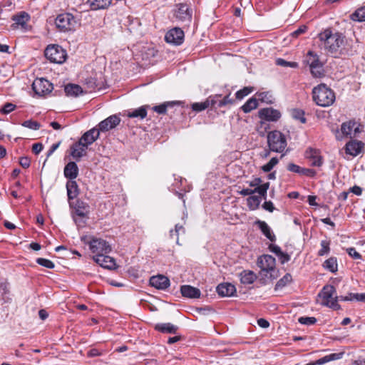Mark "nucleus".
<instances>
[{
    "label": "nucleus",
    "mask_w": 365,
    "mask_h": 365,
    "mask_svg": "<svg viewBox=\"0 0 365 365\" xmlns=\"http://www.w3.org/2000/svg\"><path fill=\"white\" fill-rule=\"evenodd\" d=\"M276 64L277 66H283V67H290L293 68H297L299 66L298 63L294 61H287L283 58H277L276 59Z\"/></svg>",
    "instance_id": "43"
},
{
    "label": "nucleus",
    "mask_w": 365,
    "mask_h": 365,
    "mask_svg": "<svg viewBox=\"0 0 365 365\" xmlns=\"http://www.w3.org/2000/svg\"><path fill=\"white\" fill-rule=\"evenodd\" d=\"M330 251V242L324 240L321 242V249L318 252L319 256L327 255Z\"/></svg>",
    "instance_id": "44"
},
{
    "label": "nucleus",
    "mask_w": 365,
    "mask_h": 365,
    "mask_svg": "<svg viewBox=\"0 0 365 365\" xmlns=\"http://www.w3.org/2000/svg\"><path fill=\"white\" fill-rule=\"evenodd\" d=\"M180 292L183 297L187 298H199L200 297V290L190 285H182L180 287Z\"/></svg>",
    "instance_id": "20"
},
{
    "label": "nucleus",
    "mask_w": 365,
    "mask_h": 365,
    "mask_svg": "<svg viewBox=\"0 0 365 365\" xmlns=\"http://www.w3.org/2000/svg\"><path fill=\"white\" fill-rule=\"evenodd\" d=\"M256 96L258 98L257 101H260L261 102L267 104H272L274 103V98L272 93L269 91L257 93Z\"/></svg>",
    "instance_id": "36"
},
{
    "label": "nucleus",
    "mask_w": 365,
    "mask_h": 365,
    "mask_svg": "<svg viewBox=\"0 0 365 365\" xmlns=\"http://www.w3.org/2000/svg\"><path fill=\"white\" fill-rule=\"evenodd\" d=\"M216 290L217 294L222 297H232L237 292L235 286L229 282L220 284Z\"/></svg>",
    "instance_id": "15"
},
{
    "label": "nucleus",
    "mask_w": 365,
    "mask_h": 365,
    "mask_svg": "<svg viewBox=\"0 0 365 365\" xmlns=\"http://www.w3.org/2000/svg\"><path fill=\"white\" fill-rule=\"evenodd\" d=\"M262 207L270 212L274 210V206L271 201H265L262 205Z\"/></svg>",
    "instance_id": "58"
},
{
    "label": "nucleus",
    "mask_w": 365,
    "mask_h": 365,
    "mask_svg": "<svg viewBox=\"0 0 365 365\" xmlns=\"http://www.w3.org/2000/svg\"><path fill=\"white\" fill-rule=\"evenodd\" d=\"M258 115L262 120L274 122L277 121L282 115L280 111L277 109L265 108L259 110Z\"/></svg>",
    "instance_id": "13"
},
{
    "label": "nucleus",
    "mask_w": 365,
    "mask_h": 365,
    "mask_svg": "<svg viewBox=\"0 0 365 365\" xmlns=\"http://www.w3.org/2000/svg\"><path fill=\"white\" fill-rule=\"evenodd\" d=\"M361 131L360 125L355 121L344 122L341 125V132L345 137H356Z\"/></svg>",
    "instance_id": "11"
},
{
    "label": "nucleus",
    "mask_w": 365,
    "mask_h": 365,
    "mask_svg": "<svg viewBox=\"0 0 365 365\" xmlns=\"http://www.w3.org/2000/svg\"><path fill=\"white\" fill-rule=\"evenodd\" d=\"M32 88L36 95L39 96H45L51 93L53 87V84L48 80L43 78H40L34 81L32 83Z\"/></svg>",
    "instance_id": "10"
},
{
    "label": "nucleus",
    "mask_w": 365,
    "mask_h": 365,
    "mask_svg": "<svg viewBox=\"0 0 365 365\" xmlns=\"http://www.w3.org/2000/svg\"><path fill=\"white\" fill-rule=\"evenodd\" d=\"M120 118L115 115H110L101 121L98 125L100 131L105 132L114 128L120 123Z\"/></svg>",
    "instance_id": "16"
},
{
    "label": "nucleus",
    "mask_w": 365,
    "mask_h": 365,
    "mask_svg": "<svg viewBox=\"0 0 365 365\" xmlns=\"http://www.w3.org/2000/svg\"><path fill=\"white\" fill-rule=\"evenodd\" d=\"M22 126L34 130H36L40 128V124L37 121H34L32 120L24 121L22 123Z\"/></svg>",
    "instance_id": "45"
},
{
    "label": "nucleus",
    "mask_w": 365,
    "mask_h": 365,
    "mask_svg": "<svg viewBox=\"0 0 365 365\" xmlns=\"http://www.w3.org/2000/svg\"><path fill=\"white\" fill-rule=\"evenodd\" d=\"M182 232V233L185 232V229L183 227L182 225H175V230H171L170 231V235L172 237H173L174 235L176 236V242L178 244V237H179V235H180V232Z\"/></svg>",
    "instance_id": "50"
},
{
    "label": "nucleus",
    "mask_w": 365,
    "mask_h": 365,
    "mask_svg": "<svg viewBox=\"0 0 365 365\" xmlns=\"http://www.w3.org/2000/svg\"><path fill=\"white\" fill-rule=\"evenodd\" d=\"M292 280V275L290 274H286L282 279H280L275 286V289H282L287 284H289Z\"/></svg>",
    "instance_id": "41"
},
{
    "label": "nucleus",
    "mask_w": 365,
    "mask_h": 365,
    "mask_svg": "<svg viewBox=\"0 0 365 365\" xmlns=\"http://www.w3.org/2000/svg\"><path fill=\"white\" fill-rule=\"evenodd\" d=\"M277 257L282 264H284V263L287 262L288 261H289V259H290L289 255L283 252Z\"/></svg>",
    "instance_id": "60"
},
{
    "label": "nucleus",
    "mask_w": 365,
    "mask_h": 365,
    "mask_svg": "<svg viewBox=\"0 0 365 365\" xmlns=\"http://www.w3.org/2000/svg\"><path fill=\"white\" fill-rule=\"evenodd\" d=\"M253 91V88L252 87H245L244 88L237 91L236 98L238 99H242L244 97L247 96L248 94Z\"/></svg>",
    "instance_id": "46"
},
{
    "label": "nucleus",
    "mask_w": 365,
    "mask_h": 365,
    "mask_svg": "<svg viewBox=\"0 0 365 365\" xmlns=\"http://www.w3.org/2000/svg\"><path fill=\"white\" fill-rule=\"evenodd\" d=\"M307 30V27L305 25H302L297 30L291 34V36L294 38L298 37L299 35L305 33Z\"/></svg>",
    "instance_id": "51"
},
{
    "label": "nucleus",
    "mask_w": 365,
    "mask_h": 365,
    "mask_svg": "<svg viewBox=\"0 0 365 365\" xmlns=\"http://www.w3.org/2000/svg\"><path fill=\"white\" fill-rule=\"evenodd\" d=\"M317 297L318 302L321 305L334 310L341 309V306L338 303L339 300H340L339 297L337 296L336 289L333 285H325Z\"/></svg>",
    "instance_id": "4"
},
{
    "label": "nucleus",
    "mask_w": 365,
    "mask_h": 365,
    "mask_svg": "<svg viewBox=\"0 0 365 365\" xmlns=\"http://www.w3.org/2000/svg\"><path fill=\"white\" fill-rule=\"evenodd\" d=\"M312 99L314 103L321 107H329L335 101L334 91L324 83H321L312 89Z\"/></svg>",
    "instance_id": "2"
},
{
    "label": "nucleus",
    "mask_w": 365,
    "mask_h": 365,
    "mask_svg": "<svg viewBox=\"0 0 365 365\" xmlns=\"http://www.w3.org/2000/svg\"><path fill=\"white\" fill-rule=\"evenodd\" d=\"M182 104V102L178 101H167L153 107V110L158 114H165L168 108H173L175 106H180Z\"/></svg>",
    "instance_id": "23"
},
{
    "label": "nucleus",
    "mask_w": 365,
    "mask_h": 365,
    "mask_svg": "<svg viewBox=\"0 0 365 365\" xmlns=\"http://www.w3.org/2000/svg\"><path fill=\"white\" fill-rule=\"evenodd\" d=\"M87 149L86 145L78 141L71 147V155L73 159L79 160L86 155Z\"/></svg>",
    "instance_id": "19"
},
{
    "label": "nucleus",
    "mask_w": 365,
    "mask_h": 365,
    "mask_svg": "<svg viewBox=\"0 0 365 365\" xmlns=\"http://www.w3.org/2000/svg\"><path fill=\"white\" fill-rule=\"evenodd\" d=\"M302 168H301L299 165L294 164V163H289L287 165V170L290 172H293L295 173L300 174L301 171H302Z\"/></svg>",
    "instance_id": "56"
},
{
    "label": "nucleus",
    "mask_w": 365,
    "mask_h": 365,
    "mask_svg": "<svg viewBox=\"0 0 365 365\" xmlns=\"http://www.w3.org/2000/svg\"><path fill=\"white\" fill-rule=\"evenodd\" d=\"M267 143L270 150L276 153L283 152L287 147L284 135L278 130L271 131L268 133Z\"/></svg>",
    "instance_id": "6"
},
{
    "label": "nucleus",
    "mask_w": 365,
    "mask_h": 365,
    "mask_svg": "<svg viewBox=\"0 0 365 365\" xmlns=\"http://www.w3.org/2000/svg\"><path fill=\"white\" fill-rule=\"evenodd\" d=\"M77 21L74 16L70 13H63L58 15L55 19V24L60 31L67 32L73 31Z\"/></svg>",
    "instance_id": "8"
},
{
    "label": "nucleus",
    "mask_w": 365,
    "mask_h": 365,
    "mask_svg": "<svg viewBox=\"0 0 365 365\" xmlns=\"http://www.w3.org/2000/svg\"><path fill=\"white\" fill-rule=\"evenodd\" d=\"M342 356V353H338V354H331L327 356H324V357L319 359L313 364H309L307 365H322L325 363L329 362L331 361L337 360L341 359Z\"/></svg>",
    "instance_id": "32"
},
{
    "label": "nucleus",
    "mask_w": 365,
    "mask_h": 365,
    "mask_svg": "<svg viewBox=\"0 0 365 365\" xmlns=\"http://www.w3.org/2000/svg\"><path fill=\"white\" fill-rule=\"evenodd\" d=\"M150 284L158 289H165L170 286V280L164 275L153 276L150 279Z\"/></svg>",
    "instance_id": "17"
},
{
    "label": "nucleus",
    "mask_w": 365,
    "mask_h": 365,
    "mask_svg": "<svg viewBox=\"0 0 365 365\" xmlns=\"http://www.w3.org/2000/svg\"><path fill=\"white\" fill-rule=\"evenodd\" d=\"M307 158L311 160V165L313 166H321L322 165V159L317 152L312 149H309L306 153Z\"/></svg>",
    "instance_id": "29"
},
{
    "label": "nucleus",
    "mask_w": 365,
    "mask_h": 365,
    "mask_svg": "<svg viewBox=\"0 0 365 365\" xmlns=\"http://www.w3.org/2000/svg\"><path fill=\"white\" fill-rule=\"evenodd\" d=\"M19 163L23 168H27L30 166L31 161L27 157H22L20 158Z\"/></svg>",
    "instance_id": "59"
},
{
    "label": "nucleus",
    "mask_w": 365,
    "mask_h": 365,
    "mask_svg": "<svg viewBox=\"0 0 365 365\" xmlns=\"http://www.w3.org/2000/svg\"><path fill=\"white\" fill-rule=\"evenodd\" d=\"M108 254H102L98 255H93V260L98 264L101 267L108 269H113L116 268L115 260L107 255Z\"/></svg>",
    "instance_id": "14"
},
{
    "label": "nucleus",
    "mask_w": 365,
    "mask_h": 365,
    "mask_svg": "<svg viewBox=\"0 0 365 365\" xmlns=\"http://www.w3.org/2000/svg\"><path fill=\"white\" fill-rule=\"evenodd\" d=\"M279 163V159L276 157L272 158L270 160L261 167V170L264 173L271 171Z\"/></svg>",
    "instance_id": "42"
},
{
    "label": "nucleus",
    "mask_w": 365,
    "mask_h": 365,
    "mask_svg": "<svg viewBox=\"0 0 365 365\" xmlns=\"http://www.w3.org/2000/svg\"><path fill=\"white\" fill-rule=\"evenodd\" d=\"M175 11V16L180 21H190L191 19V14L189 11V8L186 4H180L178 6Z\"/></svg>",
    "instance_id": "22"
},
{
    "label": "nucleus",
    "mask_w": 365,
    "mask_h": 365,
    "mask_svg": "<svg viewBox=\"0 0 365 365\" xmlns=\"http://www.w3.org/2000/svg\"><path fill=\"white\" fill-rule=\"evenodd\" d=\"M261 202V199L258 196H250L247 199V204L250 210H257Z\"/></svg>",
    "instance_id": "38"
},
{
    "label": "nucleus",
    "mask_w": 365,
    "mask_h": 365,
    "mask_svg": "<svg viewBox=\"0 0 365 365\" xmlns=\"http://www.w3.org/2000/svg\"><path fill=\"white\" fill-rule=\"evenodd\" d=\"M206 108H207V106L205 101L204 102L200 103H194L192 105V109L196 112L202 111Z\"/></svg>",
    "instance_id": "49"
},
{
    "label": "nucleus",
    "mask_w": 365,
    "mask_h": 365,
    "mask_svg": "<svg viewBox=\"0 0 365 365\" xmlns=\"http://www.w3.org/2000/svg\"><path fill=\"white\" fill-rule=\"evenodd\" d=\"M300 174L309 177H314L316 175V172L312 169L302 168Z\"/></svg>",
    "instance_id": "62"
},
{
    "label": "nucleus",
    "mask_w": 365,
    "mask_h": 365,
    "mask_svg": "<svg viewBox=\"0 0 365 365\" xmlns=\"http://www.w3.org/2000/svg\"><path fill=\"white\" fill-rule=\"evenodd\" d=\"M298 322L302 324L312 325L317 322V319L315 317H302L299 318Z\"/></svg>",
    "instance_id": "48"
},
{
    "label": "nucleus",
    "mask_w": 365,
    "mask_h": 365,
    "mask_svg": "<svg viewBox=\"0 0 365 365\" xmlns=\"http://www.w3.org/2000/svg\"><path fill=\"white\" fill-rule=\"evenodd\" d=\"M64 91L68 97H78L83 93L82 88L77 84L68 83L65 86Z\"/></svg>",
    "instance_id": "24"
},
{
    "label": "nucleus",
    "mask_w": 365,
    "mask_h": 365,
    "mask_svg": "<svg viewBox=\"0 0 365 365\" xmlns=\"http://www.w3.org/2000/svg\"><path fill=\"white\" fill-rule=\"evenodd\" d=\"M306 61L313 77L322 78L324 76L323 64L320 62L317 54L312 51H308Z\"/></svg>",
    "instance_id": "9"
},
{
    "label": "nucleus",
    "mask_w": 365,
    "mask_h": 365,
    "mask_svg": "<svg viewBox=\"0 0 365 365\" xmlns=\"http://www.w3.org/2000/svg\"><path fill=\"white\" fill-rule=\"evenodd\" d=\"M43 149L41 143H35L32 146L33 152L36 154H38Z\"/></svg>",
    "instance_id": "64"
},
{
    "label": "nucleus",
    "mask_w": 365,
    "mask_h": 365,
    "mask_svg": "<svg viewBox=\"0 0 365 365\" xmlns=\"http://www.w3.org/2000/svg\"><path fill=\"white\" fill-rule=\"evenodd\" d=\"M257 265L260 268V276L264 283L272 282L279 277V271L276 269L275 259L269 255H264L258 257Z\"/></svg>",
    "instance_id": "1"
},
{
    "label": "nucleus",
    "mask_w": 365,
    "mask_h": 365,
    "mask_svg": "<svg viewBox=\"0 0 365 365\" xmlns=\"http://www.w3.org/2000/svg\"><path fill=\"white\" fill-rule=\"evenodd\" d=\"M30 19L29 15L26 12H21L17 15L12 17V20L15 21L11 27L14 29L16 28V26H21L24 27Z\"/></svg>",
    "instance_id": "26"
},
{
    "label": "nucleus",
    "mask_w": 365,
    "mask_h": 365,
    "mask_svg": "<svg viewBox=\"0 0 365 365\" xmlns=\"http://www.w3.org/2000/svg\"><path fill=\"white\" fill-rule=\"evenodd\" d=\"M255 224L258 225V227L267 238L271 241L274 240V235H272L270 227L264 221L257 220Z\"/></svg>",
    "instance_id": "30"
},
{
    "label": "nucleus",
    "mask_w": 365,
    "mask_h": 365,
    "mask_svg": "<svg viewBox=\"0 0 365 365\" xmlns=\"http://www.w3.org/2000/svg\"><path fill=\"white\" fill-rule=\"evenodd\" d=\"M324 267L331 272H335L337 271L338 264L336 262V259L334 257H330L327 259L324 263Z\"/></svg>",
    "instance_id": "39"
},
{
    "label": "nucleus",
    "mask_w": 365,
    "mask_h": 365,
    "mask_svg": "<svg viewBox=\"0 0 365 365\" xmlns=\"http://www.w3.org/2000/svg\"><path fill=\"white\" fill-rule=\"evenodd\" d=\"M66 189L69 200L75 199L79 194L78 186L74 180H71L67 182Z\"/></svg>",
    "instance_id": "28"
},
{
    "label": "nucleus",
    "mask_w": 365,
    "mask_h": 365,
    "mask_svg": "<svg viewBox=\"0 0 365 365\" xmlns=\"http://www.w3.org/2000/svg\"><path fill=\"white\" fill-rule=\"evenodd\" d=\"M232 103V100L230 98L229 96H225L222 100L219 101L218 106L223 107L227 104Z\"/></svg>",
    "instance_id": "57"
},
{
    "label": "nucleus",
    "mask_w": 365,
    "mask_h": 365,
    "mask_svg": "<svg viewBox=\"0 0 365 365\" xmlns=\"http://www.w3.org/2000/svg\"><path fill=\"white\" fill-rule=\"evenodd\" d=\"M78 173V168L76 163H68L64 168V175L71 180L76 178Z\"/></svg>",
    "instance_id": "25"
},
{
    "label": "nucleus",
    "mask_w": 365,
    "mask_h": 365,
    "mask_svg": "<svg viewBox=\"0 0 365 365\" xmlns=\"http://www.w3.org/2000/svg\"><path fill=\"white\" fill-rule=\"evenodd\" d=\"M269 188V182H265L252 190L253 194L257 193L264 198H266L267 190Z\"/></svg>",
    "instance_id": "40"
},
{
    "label": "nucleus",
    "mask_w": 365,
    "mask_h": 365,
    "mask_svg": "<svg viewBox=\"0 0 365 365\" xmlns=\"http://www.w3.org/2000/svg\"><path fill=\"white\" fill-rule=\"evenodd\" d=\"M36 262L38 264L48 269H53L55 267L54 263L47 259L38 258L37 259Z\"/></svg>",
    "instance_id": "47"
},
{
    "label": "nucleus",
    "mask_w": 365,
    "mask_h": 365,
    "mask_svg": "<svg viewBox=\"0 0 365 365\" xmlns=\"http://www.w3.org/2000/svg\"><path fill=\"white\" fill-rule=\"evenodd\" d=\"M155 329L165 333H175L178 327L170 323L159 324L155 326Z\"/></svg>",
    "instance_id": "35"
},
{
    "label": "nucleus",
    "mask_w": 365,
    "mask_h": 365,
    "mask_svg": "<svg viewBox=\"0 0 365 365\" xmlns=\"http://www.w3.org/2000/svg\"><path fill=\"white\" fill-rule=\"evenodd\" d=\"M81 240L87 245L93 255L108 254L111 252V245L106 240L93 235H83Z\"/></svg>",
    "instance_id": "3"
},
{
    "label": "nucleus",
    "mask_w": 365,
    "mask_h": 365,
    "mask_svg": "<svg viewBox=\"0 0 365 365\" xmlns=\"http://www.w3.org/2000/svg\"><path fill=\"white\" fill-rule=\"evenodd\" d=\"M239 276L240 282L245 284H251L257 279V274L251 270H244Z\"/></svg>",
    "instance_id": "27"
},
{
    "label": "nucleus",
    "mask_w": 365,
    "mask_h": 365,
    "mask_svg": "<svg viewBox=\"0 0 365 365\" xmlns=\"http://www.w3.org/2000/svg\"><path fill=\"white\" fill-rule=\"evenodd\" d=\"M147 106H141L133 111H128L127 113V116L128 118H140V119H143L147 115Z\"/></svg>",
    "instance_id": "33"
},
{
    "label": "nucleus",
    "mask_w": 365,
    "mask_h": 365,
    "mask_svg": "<svg viewBox=\"0 0 365 365\" xmlns=\"http://www.w3.org/2000/svg\"><path fill=\"white\" fill-rule=\"evenodd\" d=\"M350 18L354 21H365V6H362L354 11Z\"/></svg>",
    "instance_id": "37"
},
{
    "label": "nucleus",
    "mask_w": 365,
    "mask_h": 365,
    "mask_svg": "<svg viewBox=\"0 0 365 365\" xmlns=\"http://www.w3.org/2000/svg\"><path fill=\"white\" fill-rule=\"evenodd\" d=\"M258 107L257 98H251L241 107L244 113H247L256 109Z\"/></svg>",
    "instance_id": "34"
},
{
    "label": "nucleus",
    "mask_w": 365,
    "mask_h": 365,
    "mask_svg": "<svg viewBox=\"0 0 365 365\" xmlns=\"http://www.w3.org/2000/svg\"><path fill=\"white\" fill-rule=\"evenodd\" d=\"M250 187H257L259 185H262V179L260 178H255L252 180L248 182Z\"/></svg>",
    "instance_id": "61"
},
{
    "label": "nucleus",
    "mask_w": 365,
    "mask_h": 365,
    "mask_svg": "<svg viewBox=\"0 0 365 365\" xmlns=\"http://www.w3.org/2000/svg\"><path fill=\"white\" fill-rule=\"evenodd\" d=\"M257 324L262 328H267L269 326V322L262 318L257 320Z\"/></svg>",
    "instance_id": "63"
},
{
    "label": "nucleus",
    "mask_w": 365,
    "mask_h": 365,
    "mask_svg": "<svg viewBox=\"0 0 365 365\" xmlns=\"http://www.w3.org/2000/svg\"><path fill=\"white\" fill-rule=\"evenodd\" d=\"M339 299L344 302L356 301V293H349L346 296H340Z\"/></svg>",
    "instance_id": "52"
},
{
    "label": "nucleus",
    "mask_w": 365,
    "mask_h": 365,
    "mask_svg": "<svg viewBox=\"0 0 365 365\" xmlns=\"http://www.w3.org/2000/svg\"><path fill=\"white\" fill-rule=\"evenodd\" d=\"M99 133V129H91L82 135L79 141L88 148L98 138Z\"/></svg>",
    "instance_id": "18"
},
{
    "label": "nucleus",
    "mask_w": 365,
    "mask_h": 365,
    "mask_svg": "<svg viewBox=\"0 0 365 365\" xmlns=\"http://www.w3.org/2000/svg\"><path fill=\"white\" fill-rule=\"evenodd\" d=\"M15 105L8 103L4 106L1 111L3 113L7 114L13 111L15 109Z\"/></svg>",
    "instance_id": "54"
},
{
    "label": "nucleus",
    "mask_w": 365,
    "mask_h": 365,
    "mask_svg": "<svg viewBox=\"0 0 365 365\" xmlns=\"http://www.w3.org/2000/svg\"><path fill=\"white\" fill-rule=\"evenodd\" d=\"M364 144L361 142L352 140L346 145V153L351 156H356L360 153L363 148Z\"/></svg>",
    "instance_id": "21"
},
{
    "label": "nucleus",
    "mask_w": 365,
    "mask_h": 365,
    "mask_svg": "<svg viewBox=\"0 0 365 365\" xmlns=\"http://www.w3.org/2000/svg\"><path fill=\"white\" fill-rule=\"evenodd\" d=\"M349 256L355 259H360L361 258V255L354 247H350L346 250Z\"/></svg>",
    "instance_id": "53"
},
{
    "label": "nucleus",
    "mask_w": 365,
    "mask_h": 365,
    "mask_svg": "<svg viewBox=\"0 0 365 365\" xmlns=\"http://www.w3.org/2000/svg\"><path fill=\"white\" fill-rule=\"evenodd\" d=\"M319 38L324 48L330 53L336 52L344 43L343 36L339 33H333L330 29L321 32Z\"/></svg>",
    "instance_id": "5"
},
{
    "label": "nucleus",
    "mask_w": 365,
    "mask_h": 365,
    "mask_svg": "<svg viewBox=\"0 0 365 365\" xmlns=\"http://www.w3.org/2000/svg\"><path fill=\"white\" fill-rule=\"evenodd\" d=\"M91 8L93 10L103 9L111 4V0H88Z\"/></svg>",
    "instance_id": "31"
},
{
    "label": "nucleus",
    "mask_w": 365,
    "mask_h": 365,
    "mask_svg": "<svg viewBox=\"0 0 365 365\" xmlns=\"http://www.w3.org/2000/svg\"><path fill=\"white\" fill-rule=\"evenodd\" d=\"M45 56L51 63L61 64L66 60L67 53L61 46L53 44L46 47Z\"/></svg>",
    "instance_id": "7"
},
{
    "label": "nucleus",
    "mask_w": 365,
    "mask_h": 365,
    "mask_svg": "<svg viewBox=\"0 0 365 365\" xmlns=\"http://www.w3.org/2000/svg\"><path fill=\"white\" fill-rule=\"evenodd\" d=\"M217 98H218V96H217V95L211 96L208 97L205 100L207 108L210 106H212L215 105L216 103L218 104L219 101H217Z\"/></svg>",
    "instance_id": "55"
},
{
    "label": "nucleus",
    "mask_w": 365,
    "mask_h": 365,
    "mask_svg": "<svg viewBox=\"0 0 365 365\" xmlns=\"http://www.w3.org/2000/svg\"><path fill=\"white\" fill-rule=\"evenodd\" d=\"M167 43L180 45L184 41V32L180 28H174L167 32L165 36Z\"/></svg>",
    "instance_id": "12"
}]
</instances>
